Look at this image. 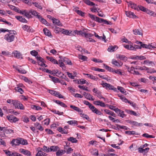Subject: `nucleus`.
Listing matches in <instances>:
<instances>
[{
    "label": "nucleus",
    "mask_w": 156,
    "mask_h": 156,
    "mask_svg": "<svg viewBox=\"0 0 156 156\" xmlns=\"http://www.w3.org/2000/svg\"><path fill=\"white\" fill-rule=\"evenodd\" d=\"M15 68L20 73L22 74H25L26 73V71L24 69H19L17 67H16Z\"/></svg>",
    "instance_id": "864d4df0"
},
{
    "label": "nucleus",
    "mask_w": 156,
    "mask_h": 156,
    "mask_svg": "<svg viewBox=\"0 0 156 156\" xmlns=\"http://www.w3.org/2000/svg\"><path fill=\"white\" fill-rule=\"evenodd\" d=\"M140 47H141V48H145L146 49H149V44H143L142 43V44H141Z\"/></svg>",
    "instance_id": "680f3d73"
},
{
    "label": "nucleus",
    "mask_w": 156,
    "mask_h": 156,
    "mask_svg": "<svg viewBox=\"0 0 156 156\" xmlns=\"http://www.w3.org/2000/svg\"><path fill=\"white\" fill-rule=\"evenodd\" d=\"M46 58L48 60L53 63L54 64H58V62L57 61L54 59L52 57L47 56Z\"/></svg>",
    "instance_id": "bb28decb"
},
{
    "label": "nucleus",
    "mask_w": 156,
    "mask_h": 156,
    "mask_svg": "<svg viewBox=\"0 0 156 156\" xmlns=\"http://www.w3.org/2000/svg\"><path fill=\"white\" fill-rule=\"evenodd\" d=\"M37 18L42 23H43L47 26L48 25L49 23L47 22L46 20L42 18L41 16L40 15H37Z\"/></svg>",
    "instance_id": "4468645a"
},
{
    "label": "nucleus",
    "mask_w": 156,
    "mask_h": 156,
    "mask_svg": "<svg viewBox=\"0 0 156 156\" xmlns=\"http://www.w3.org/2000/svg\"><path fill=\"white\" fill-rule=\"evenodd\" d=\"M93 36V34L90 33H87L84 31L83 36L84 37L86 38L92 37Z\"/></svg>",
    "instance_id": "de8ad7c7"
},
{
    "label": "nucleus",
    "mask_w": 156,
    "mask_h": 156,
    "mask_svg": "<svg viewBox=\"0 0 156 156\" xmlns=\"http://www.w3.org/2000/svg\"><path fill=\"white\" fill-rule=\"evenodd\" d=\"M15 18L20 22L25 23L27 22V20L25 18H23L22 16H16Z\"/></svg>",
    "instance_id": "4be33fe9"
},
{
    "label": "nucleus",
    "mask_w": 156,
    "mask_h": 156,
    "mask_svg": "<svg viewBox=\"0 0 156 156\" xmlns=\"http://www.w3.org/2000/svg\"><path fill=\"white\" fill-rule=\"evenodd\" d=\"M103 23L104 24L107 25H111L112 23L111 22L108 21L106 20H105L102 18H101L99 23Z\"/></svg>",
    "instance_id": "f704fd0d"
},
{
    "label": "nucleus",
    "mask_w": 156,
    "mask_h": 156,
    "mask_svg": "<svg viewBox=\"0 0 156 156\" xmlns=\"http://www.w3.org/2000/svg\"><path fill=\"white\" fill-rule=\"evenodd\" d=\"M70 107L75 110L76 111H77L79 112H83V110L80 109L79 108L76 107L75 106H74L73 105H70Z\"/></svg>",
    "instance_id": "58836bf2"
},
{
    "label": "nucleus",
    "mask_w": 156,
    "mask_h": 156,
    "mask_svg": "<svg viewBox=\"0 0 156 156\" xmlns=\"http://www.w3.org/2000/svg\"><path fill=\"white\" fill-rule=\"evenodd\" d=\"M101 85L103 87L105 88L106 89L113 90L114 91H117V89L112 85L107 83H104L103 81L102 82Z\"/></svg>",
    "instance_id": "f03ea898"
},
{
    "label": "nucleus",
    "mask_w": 156,
    "mask_h": 156,
    "mask_svg": "<svg viewBox=\"0 0 156 156\" xmlns=\"http://www.w3.org/2000/svg\"><path fill=\"white\" fill-rule=\"evenodd\" d=\"M132 68L133 69H136V70H147L149 69L148 67H147L145 66H144L143 67L138 66V67H134L132 66Z\"/></svg>",
    "instance_id": "aec40b11"
},
{
    "label": "nucleus",
    "mask_w": 156,
    "mask_h": 156,
    "mask_svg": "<svg viewBox=\"0 0 156 156\" xmlns=\"http://www.w3.org/2000/svg\"><path fill=\"white\" fill-rule=\"evenodd\" d=\"M126 122L131 124L133 125V126H132V127H133L134 126L137 127L138 126V122L136 121L128 120H126Z\"/></svg>",
    "instance_id": "cd10ccee"
},
{
    "label": "nucleus",
    "mask_w": 156,
    "mask_h": 156,
    "mask_svg": "<svg viewBox=\"0 0 156 156\" xmlns=\"http://www.w3.org/2000/svg\"><path fill=\"white\" fill-rule=\"evenodd\" d=\"M118 114V116L123 118L125 117H126V115L124 113V111H122L120 109H119V111H118V113H117Z\"/></svg>",
    "instance_id": "c85d7f7f"
},
{
    "label": "nucleus",
    "mask_w": 156,
    "mask_h": 156,
    "mask_svg": "<svg viewBox=\"0 0 156 156\" xmlns=\"http://www.w3.org/2000/svg\"><path fill=\"white\" fill-rule=\"evenodd\" d=\"M94 105H99L101 107H104L106 106L105 104L100 101H94L93 102Z\"/></svg>",
    "instance_id": "f3484780"
},
{
    "label": "nucleus",
    "mask_w": 156,
    "mask_h": 156,
    "mask_svg": "<svg viewBox=\"0 0 156 156\" xmlns=\"http://www.w3.org/2000/svg\"><path fill=\"white\" fill-rule=\"evenodd\" d=\"M43 71H45L47 73H48L51 74L53 75L54 76L55 75V73H54L53 72H52V71L49 70L47 69L44 68L43 69Z\"/></svg>",
    "instance_id": "e2e57ef3"
},
{
    "label": "nucleus",
    "mask_w": 156,
    "mask_h": 156,
    "mask_svg": "<svg viewBox=\"0 0 156 156\" xmlns=\"http://www.w3.org/2000/svg\"><path fill=\"white\" fill-rule=\"evenodd\" d=\"M108 106L109 107V109L111 110H113L116 113H118V111H119V109L118 108H116V107L112 105H106Z\"/></svg>",
    "instance_id": "7c9ffc66"
},
{
    "label": "nucleus",
    "mask_w": 156,
    "mask_h": 156,
    "mask_svg": "<svg viewBox=\"0 0 156 156\" xmlns=\"http://www.w3.org/2000/svg\"><path fill=\"white\" fill-rule=\"evenodd\" d=\"M113 73H115L117 74H118L120 75H122V73L121 72V70L120 69H118L117 70H114Z\"/></svg>",
    "instance_id": "69168bd1"
},
{
    "label": "nucleus",
    "mask_w": 156,
    "mask_h": 156,
    "mask_svg": "<svg viewBox=\"0 0 156 156\" xmlns=\"http://www.w3.org/2000/svg\"><path fill=\"white\" fill-rule=\"evenodd\" d=\"M149 49H154L156 48V44L155 43L149 44Z\"/></svg>",
    "instance_id": "774afa93"
},
{
    "label": "nucleus",
    "mask_w": 156,
    "mask_h": 156,
    "mask_svg": "<svg viewBox=\"0 0 156 156\" xmlns=\"http://www.w3.org/2000/svg\"><path fill=\"white\" fill-rule=\"evenodd\" d=\"M57 130L60 133L62 134H67L68 133L67 131L65 129H63L61 127H59L57 129Z\"/></svg>",
    "instance_id": "e433bc0d"
},
{
    "label": "nucleus",
    "mask_w": 156,
    "mask_h": 156,
    "mask_svg": "<svg viewBox=\"0 0 156 156\" xmlns=\"http://www.w3.org/2000/svg\"><path fill=\"white\" fill-rule=\"evenodd\" d=\"M13 101V103L12 104L15 107V108H18L20 102L16 100H14Z\"/></svg>",
    "instance_id": "5fc2aeb1"
},
{
    "label": "nucleus",
    "mask_w": 156,
    "mask_h": 156,
    "mask_svg": "<svg viewBox=\"0 0 156 156\" xmlns=\"http://www.w3.org/2000/svg\"><path fill=\"white\" fill-rule=\"evenodd\" d=\"M118 48L116 45L111 46L108 47V50L109 52H112L115 51Z\"/></svg>",
    "instance_id": "412c9836"
},
{
    "label": "nucleus",
    "mask_w": 156,
    "mask_h": 156,
    "mask_svg": "<svg viewBox=\"0 0 156 156\" xmlns=\"http://www.w3.org/2000/svg\"><path fill=\"white\" fill-rule=\"evenodd\" d=\"M83 95L84 96L85 98L87 100H91L92 101H94V99L93 98V96L91 95L90 94L87 93L86 92H84L83 94Z\"/></svg>",
    "instance_id": "9b49d317"
},
{
    "label": "nucleus",
    "mask_w": 156,
    "mask_h": 156,
    "mask_svg": "<svg viewBox=\"0 0 156 156\" xmlns=\"http://www.w3.org/2000/svg\"><path fill=\"white\" fill-rule=\"evenodd\" d=\"M15 90L20 92L21 94H22L24 92L23 89L20 88L19 87H15Z\"/></svg>",
    "instance_id": "3c124183"
},
{
    "label": "nucleus",
    "mask_w": 156,
    "mask_h": 156,
    "mask_svg": "<svg viewBox=\"0 0 156 156\" xmlns=\"http://www.w3.org/2000/svg\"><path fill=\"white\" fill-rule=\"evenodd\" d=\"M12 53L14 55V57L15 58H22V55L19 51H13Z\"/></svg>",
    "instance_id": "2eb2a0df"
},
{
    "label": "nucleus",
    "mask_w": 156,
    "mask_h": 156,
    "mask_svg": "<svg viewBox=\"0 0 156 156\" xmlns=\"http://www.w3.org/2000/svg\"><path fill=\"white\" fill-rule=\"evenodd\" d=\"M4 152L8 156H23L22 155L16 152H12L6 150L4 151Z\"/></svg>",
    "instance_id": "39448f33"
},
{
    "label": "nucleus",
    "mask_w": 156,
    "mask_h": 156,
    "mask_svg": "<svg viewBox=\"0 0 156 156\" xmlns=\"http://www.w3.org/2000/svg\"><path fill=\"white\" fill-rule=\"evenodd\" d=\"M147 8L141 5H139L138 7L137 11L140 10L144 12H145Z\"/></svg>",
    "instance_id": "052dcab7"
},
{
    "label": "nucleus",
    "mask_w": 156,
    "mask_h": 156,
    "mask_svg": "<svg viewBox=\"0 0 156 156\" xmlns=\"http://www.w3.org/2000/svg\"><path fill=\"white\" fill-rule=\"evenodd\" d=\"M104 111L106 114L110 115L114 117H115L116 115L113 112L107 109H105Z\"/></svg>",
    "instance_id": "72a5a7b5"
},
{
    "label": "nucleus",
    "mask_w": 156,
    "mask_h": 156,
    "mask_svg": "<svg viewBox=\"0 0 156 156\" xmlns=\"http://www.w3.org/2000/svg\"><path fill=\"white\" fill-rule=\"evenodd\" d=\"M56 151V154L57 156H60L66 152L65 150H60L59 149Z\"/></svg>",
    "instance_id": "393cba45"
},
{
    "label": "nucleus",
    "mask_w": 156,
    "mask_h": 156,
    "mask_svg": "<svg viewBox=\"0 0 156 156\" xmlns=\"http://www.w3.org/2000/svg\"><path fill=\"white\" fill-rule=\"evenodd\" d=\"M51 20L52 21L53 23L56 25L60 26H62V24L61 23L59 20L53 18L51 19Z\"/></svg>",
    "instance_id": "6ab92c4d"
},
{
    "label": "nucleus",
    "mask_w": 156,
    "mask_h": 156,
    "mask_svg": "<svg viewBox=\"0 0 156 156\" xmlns=\"http://www.w3.org/2000/svg\"><path fill=\"white\" fill-rule=\"evenodd\" d=\"M76 12H77V14L81 16H84V13L81 10H76Z\"/></svg>",
    "instance_id": "338daca9"
},
{
    "label": "nucleus",
    "mask_w": 156,
    "mask_h": 156,
    "mask_svg": "<svg viewBox=\"0 0 156 156\" xmlns=\"http://www.w3.org/2000/svg\"><path fill=\"white\" fill-rule=\"evenodd\" d=\"M103 65L106 69L109 72H113L114 69L108 66L107 65H106L105 64H103Z\"/></svg>",
    "instance_id": "8fccbe9b"
},
{
    "label": "nucleus",
    "mask_w": 156,
    "mask_h": 156,
    "mask_svg": "<svg viewBox=\"0 0 156 156\" xmlns=\"http://www.w3.org/2000/svg\"><path fill=\"white\" fill-rule=\"evenodd\" d=\"M15 36L11 34H7L4 37V39L9 42H11L14 41Z\"/></svg>",
    "instance_id": "20e7f679"
},
{
    "label": "nucleus",
    "mask_w": 156,
    "mask_h": 156,
    "mask_svg": "<svg viewBox=\"0 0 156 156\" xmlns=\"http://www.w3.org/2000/svg\"><path fill=\"white\" fill-rule=\"evenodd\" d=\"M19 151L20 152L26 155L30 156L31 155L30 152L27 150L21 148L20 149Z\"/></svg>",
    "instance_id": "ddd939ff"
},
{
    "label": "nucleus",
    "mask_w": 156,
    "mask_h": 156,
    "mask_svg": "<svg viewBox=\"0 0 156 156\" xmlns=\"http://www.w3.org/2000/svg\"><path fill=\"white\" fill-rule=\"evenodd\" d=\"M112 63L113 65H114L118 67L121 66L123 64L122 62H119L117 61L114 59H112Z\"/></svg>",
    "instance_id": "a211bd4d"
},
{
    "label": "nucleus",
    "mask_w": 156,
    "mask_h": 156,
    "mask_svg": "<svg viewBox=\"0 0 156 156\" xmlns=\"http://www.w3.org/2000/svg\"><path fill=\"white\" fill-rule=\"evenodd\" d=\"M116 58H119L121 60H123L125 62L127 60V58L124 55H116Z\"/></svg>",
    "instance_id": "c756f323"
},
{
    "label": "nucleus",
    "mask_w": 156,
    "mask_h": 156,
    "mask_svg": "<svg viewBox=\"0 0 156 156\" xmlns=\"http://www.w3.org/2000/svg\"><path fill=\"white\" fill-rule=\"evenodd\" d=\"M145 12H146L147 14H149L151 16H156V13L150 10L147 8Z\"/></svg>",
    "instance_id": "473e14b6"
},
{
    "label": "nucleus",
    "mask_w": 156,
    "mask_h": 156,
    "mask_svg": "<svg viewBox=\"0 0 156 156\" xmlns=\"http://www.w3.org/2000/svg\"><path fill=\"white\" fill-rule=\"evenodd\" d=\"M24 31H26L27 32L33 33L35 31L30 26L25 25L23 26L22 27Z\"/></svg>",
    "instance_id": "0eeeda50"
},
{
    "label": "nucleus",
    "mask_w": 156,
    "mask_h": 156,
    "mask_svg": "<svg viewBox=\"0 0 156 156\" xmlns=\"http://www.w3.org/2000/svg\"><path fill=\"white\" fill-rule=\"evenodd\" d=\"M67 140L68 141H70L72 143H76L78 142V140L73 137L68 138Z\"/></svg>",
    "instance_id": "ea45409f"
},
{
    "label": "nucleus",
    "mask_w": 156,
    "mask_h": 156,
    "mask_svg": "<svg viewBox=\"0 0 156 156\" xmlns=\"http://www.w3.org/2000/svg\"><path fill=\"white\" fill-rule=\"evenodd\" d=\"M36 59L38 60L37 63L38 65L41 66H43V64L44 63V59L43 58L39 56H37L36 57Z\"/></svg>",
    "instance_id": "f8f14e48"
},
{
    "label": "nucleus",
    "mask_w": 156,
    "mask_h": 156,
    "mask_svg": "<svg viewBox=\"0 0 156 156\" xmlns=\"http://www.w3.org/2000/svg\"><path fill=\"white\" fill-rule=\"evenodd\" d=\"M43 31L44 34L50 37H52V35L51 34L50 31L46 28H44L43 30Z\"/></svg>",
    "instance_id": "b1692460"
},
{
    "label": "nucleus",
    "mask_w": 156,
    "mask_h": 156,
    "mask_svg": "<svg viewBox=\"0 0 156 156\" xmlns=\"http://www.w3.org/2000/svg\"><path fill=\"white\" fill-rule=\"evenodd\" d=\"M128 4V6L129 7H130L132 9L137 10H138V6L137 5L133 2H127Z\"/></svg>",
    "instance_id": "9d476101"
},
{
    "label": "nucleus",
    "mask_w": 156,
    "mask_h": 156,
    "mask_svg": "<svg viewBox=\"0 0 156 156\" xmlns=\"http://www.w3.org/2000/svg\"><path fill=\"white\" fill-rule=\"evenodd\" d=\"M30 54L32 55L35 57L36 58V57L38 56V52L35 50H33L30 51Z\"/></svg>",
    "instance_id": "6e6d98bb"
},
{
    "label": "nucleus",
    "mask_w": 156,
    "mask_h": 156,
    "mask_svg": "<svg viewBox=\"0 0 156 156\" xmlns=\"http://www.w3.org/2000/svg\"><path fill=\"white\" fill-rule=\"evenodd\" d=\"M125 111L128 114L133 115L134 116H136V113L134 111L130 110H125Z\"/></svg>",
    "instance_id": "09e8293b"
},
{
    "label": "nucleus",
    "mask_w": 156,
    "mask_h": 156,
    "mask_svg": "<svg viewBox=\"0 0 156 156\" xmlns=\"http://www.w3.org/2000/svg\"><path fill=\"white\" fill-rule=\"evenodd\" d=\"M44 152L46 153H48L50 152V147H47L45 145H44L43 147V148L41 149Z\"/></svg>",
    "instance_id": "c03bdc74"
},
{
    "label": "nucleus",
    "mask_w": 156,
    "mask_h": 156,
    "mask_svg": "<svg viewBox=\"0 0 156 156\" xmlns=\"http://www.w3.org/2000/svg\"><path fill=\"white\" fill-rule=\"evenodd\" d=\"M116 125L117 126V127L115 129L116 130H117V129H119L118 127H119V128L121 129H124L125 130H128V129H129V128H128V127H127V126H121L120 125L118 124H116Z\"/></svg>",
    "instance_id": "79ce46f5"
},
{
    "label": "nucleus",
    "mask_w": 156,
    "mask_h": 156,
    "mask_svg": "<svg viewBox=\"0 0 156 156\" xmlns=\"http://www.w3.org/2000/svg\"><path fill=\"white\" fill-rule=\"evenodd\" d=\"M64 149L66 150V152L67 154H69L71 153V152L73 151V149L70 147H69L68 149H67L65 146Z\"/></svg>",
    "instance_id": "bf43d9fd"
},
{
    "label": "nucleus",
    "mask_w": 156,
    "mask_h": 156,
    "mask_svg": "<svg viewBox=\"0 0 156 156\" xmlns=\"http://www.w3.org/2000/svg\"><path fill=\"white\" fill-rule=\"evenodd\" d=\"M59 149L58 146H52L50 147V152H56Z\"/></svg>",
    "instance_id": "a878e982"
},
{
    "label": "nucleus",
    "mask_w": 156,
    "mask_h": 156,
    "mask_svg": "<svg viewBox=\"0 0 156 156\" xmlns=\"http://www.w3.org/2000/svg\"><path fill=\"white\" fill-rule=\"evenodd\" d=\"M63 61L65 63H66L69 65H72V62L71 60L66 57H64L63 58Z\"/></svg>",
    "instance_id": "2f4dec72"
},
{
    "label": "nucleus",
    "mask_w": 156,
    "mask_h": 156,
    "mask_svg": "<svg viewBox=\"0 0 156 156\" xmlns=\"http://www.w3.org/2000/svg\"><path fill=\"white\" fill-rule=\"evenodd\" d=\"M86 4L90 6L94 5L95 4L93 2H91L89 0H82Z\"/></svg>",
    "instance_id": "4c0bfd02"
},
{
    "label": "nucleus",
    "mask_w": 156,
    "mask_h": 156,
    "mask_svg": "<svg viewBox=\"0 0 156 156\" xmlns=\"http://www.w3.org/2000/svg\"><path fill=\"white\" fill-rule=\"evenodd\" d=\"M84 75H87L88 76V77L89 78H90L93 79L94 80H97V79H98V78L97 77H96L95 76H94L93 75L89 74H84Z\"/></svg>",
    "instance_id": "49530a36"
},
{
    "label": "nucleus",
    "mask_w": 156,
    "mask_h": 156,
    "mask_svg": "<svg viewBox=\"0 0 156 156\" xmlns=\"http://www.w3.org/2000/svg\"><path fill=\"white\" fill-rule=\"evenodd\" d=\"M126 134L129 135H139L137 133H136L135 131H126L125 132Z\"/></svg>",
    "instance_id": "37998d69"
},
{
    "label": "nucleus",
    "mask_w": 156,
    "mask_h": 156,
    "mask_svg": "<svg viewBox=\"0 0 156 156\" xmlns=\"http://www.w3.org/2000/svg\"><path fill=\"white\" fill-rule=\"evenodd\" d=\"M71 32V31L70 32L68 30H65L64 29H62V33L66 35H69Z\"/></svg>",
    "instance_id": "a18cd8bd"
},
{
    "label": "nucleus",
    "mask_w": 156,
    "mask_h": 156,
    "mask_svg": "<svg viewBox=\"0 0 156 156\" xmlns=\"http://www.w3.org/2000/svg\"><path fill=\"white\" fill-rule=\"evenodd\" d=\"M67 122L70 125H73L74 126L77 125H78V122L75 120L69 121H67Z\"/></svg>",
    "instance_id": "c9c22d12"
},
{
    "label": "nucleus",
    "mask_w": 156,
    "mask_h": 156,
    "mask_svg": "<svg viewBox=\"0 0 156 156\" xmlns=\"http://www.w3.org/2000/svg\"><path fill=\"white\" fill-rule=\"evenodd\" d=\"M13 133V130L12 129H8L7 127H5L4 133L7 134L11 133Z\"/></svg>",
    "instance_id": "13d9d810"
},
{
    "label": "nucleus",
    "mask_w": 156,
    "mask_h": 156,
    "mask_svg": "<svg viewBox=\"0 0 156 156\" xmlns=\"http://www.w3.org/2000/svg\"><path fill=\"white\" fill-rule=\"evenodd\" d=\"M7 118L11 122H16L19 120V119L13 115H9L7 116Z\"/></svg>",
    "instance_id": "423d86ee"
},
{
    "label": "nucleus",
    "mask_w": 156,
    "mask_h": 156,
    "mask_svg": "<svg viewBox=\"0 0 156 156\" xmlns=\"http://www.w3.org/2000/svg\"><path fill=\"white\" fill-rule=\"evenodd\" d=\"M117 89L118 90H119L123 94H126V91L125 90L124 88L122 87L118 86Z\"/></svg>",
    "instance_id": "4d7b16f0"
},
{
    "label": "nucleus",
    "mask_w": 156,
    "mask_h": 156,
    "mask_svg": "<svg viewBox=\"0 0 156 156\" xmlns=\"http://www.w3.org/2000/svg\"><path fill=\"white\" fill-rule=\"evenodd\" d=\"M32 12L31 10H30L28 12L27 11V14L26 15V17L28 18H32Z\"/></svg>",
    "instance_id": "0e129e2a"
},
{
    "label": "nucleus",
    "mask_w": 156,
    "mask_h": 156,
    "mask_svg": "<svg viewBox=\"0 0 156 156\" xmlns=\"http://www.w3.org/2000/svg\"><path fill=\"white\" fill-rule=\"evenodd\" d=\"M125 13L126 16L129 17L133 19H136L138 18L133 12H131V11H126Z\"/></svg>",
    "instance_id": "6e6552de"
},
{
    "label": "nucleus",
    "mask_w": 156,
    "mask_h": 156,
    "mask_svg": "<svg viewBox=\"0 0 156 156\" xmlns=\"http://www.w3.org/2000/svg\"><path fill=\"white\" fill-rule=\"evenodd\" d=\"M87 30V29H84L83 30H76L74 32L77 35H81L83 36L84 30Z\"/></svg>",
    "instance_id": "a19ab883"
},
{
    "label": "nucleus",
    "mask_w": 156,
    "mask_h": 156,
    "mask_svg": "<svg viewBox=\"0 0 156 156\" xmlns=\"http://www.w3.org/2000/svg\"><path fill=\"white\" fill-rule=\"evenodd\" d=\"M88 15L92 20L96 21L99 23L101 18L96 16L94 15L91 14H89Z\"/></svg>",
    "instance_id": "dca6fc26"
},
{
    "label": "nucleus",
    "mask_w": 156,
    "mask_h": 156,
    "mask_svg": "<svg viewBox=\"0 0 156 156\" xmlns=\"http://www.w3.org/2000/svg\"><path fill=\"white\" fill-rule=\"evenodd\" d=\"M35 127H37V129L41 131H42L44 130V128L42 127L41 124L38 122H36L34 124Z\"/></svg>",
    "instance_id": "5701e85b"
},
{
    "label": "nucleus",
    "mask_w": 156,
    "mask_h": 156,
    "mask_svg": "<svg viewBox=\"0 0 156 156\" xmlns=\"http://www.w3.org/2000/svg\"><path fill=\"white\" fill-rule=\"evenodd\" d=\"M12 146L19 145L20 144L26 145L28 144L27 140L20 138H18L16 139H13L11 142Z\"/></svg>",
    "instance_id": "f257e3e1"
},
{
    "label": "nucleus",
    "mask_w": 156,
    "mask_h": 156,
    "mask_svg": "<svg viewBox=\"0 0 156 156\" xmlns=\"http://www.w3.org/2000/svg\"><path fill=\"white\" fill-rule=\"evenodd\" d=\"M133 33L135 35H142V34L141 33L139 30L137 29H135L133 30Z\"/></svg>",
    "instance_id": "603ef678"
},
{
    "label": "nucleus",
    "mask_w": 156,
    "mask_h": 156,
    "mask_svg": "<svg viewBox=\"0 0 156 156\" xmlns=\"http://www.w3.org/2000/svg\"><path fill=\"white\" fill-rule=\"evenodd\" d=\"M127 68V70L128 72L134 75H141V74L138 71H136V69H133L132 68V66L130 68L127 66H125Z\"/></svg>",
    "instance_id": "7ed1b4c3"
},
{
    "label": "nucleus",
    "mask_w": 156,
    "mask_h": 156,
    "mask_svg": "<svg viewBox=\"0 0 156 156\" xmlns=\"http://www.w3.org/2000/svg\"><path fill=\"white\" fill-rule=\"evenodd\" d=\"M92 91L95 93V95H96L99 98L101 99V98H103V97L101 95V92L99 90L94 88L93 89Z\"/></svg>",
    "instance_id": "1a4fd4ad"
}]
</instances>
